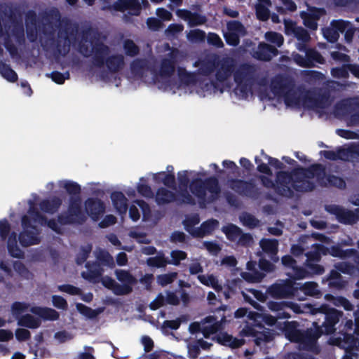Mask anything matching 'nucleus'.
<instances>
[{
    "label": "nucleus",
    "mask_w": 359,
    "mask_h": 359,
    "mask_svg": "<svg viewBox=\"0 0 359 359\" xmlns=\"http://www.w3.org/2000/svg\"><path fill=\"white\" fill-rule=\"evenodd\" d=\"M263 184L269 188H274L282 195L290 196L291 188L297 191H311L314 187V182L321 185H333L339 188L345 186L344 180L336 176L326 177L325 170L321 165H316L310 170L298 169L292 174L279 172L276 183L268 177L262 178Z\"/></svg>",
    "instance_id": "nucleus-1"
},
{
    "label": "nucleus",
    "mask_w": 359,
    "mask_h": 359,
    "mask_svg": "<svg viewBox=\"0 0 359 359\" xmlns=\"http://www.w3.org/2000/svg\"><path fill=\"white\" fill-rule=\"evenodd\" d=\"M319 312L325 314V322L323 324V330H320L316 323H314V330L311 329L305 332H302L297 329L296 322H284L280 323V329L285 332V337L292 341L297 342L302 348H306L312 352L317 353L318 348L316 346V340L322 333L330 334L334 330V325L339 322L342 313L334 309H330L326 305H323L318 309Z\"/></svg>",
    "instance_id": "nucleus-2"
},
{
    "label": "nucleus",
    "mask_w": 359,
    "mask_h": 359,
    "mask_svg": "<svg viewBox=\"0 0 359 359\" xmlns=\"http://www.w3.org/2000/svg\"><path fill=\"white\" fill-rule=\"evenodd\" d=\"M219 193V187L216 178L211 177L205 182L197 178L189 188H180L177 195L165 188L158 189L156 201L158 204L170 203L173 200L185 203H194L197 201L202 204L211 202L218 196Z\"/></svg>",
    "instance_id": "nucleus-3"
},
{
    "label": "nucleus",
    "mask_w": 359,
    "mask_h": 359,
    "mask_svg": "<svg viewBox=\"0 0 359 359\" xmlns=\"http://www.w3.org/2000/svg\"><path fill=\"white\" fill-rule=\"evenodd\" d=\"M246 315L251 322L248 323V324L242 329V330L240 332L241 336L256 337L255 341L257 346H260L262 341H269L270 340V336L266 334L265 331L262 332L260 334V336L257 337L256 335L257 332L255 330L252 326L261 327L262 323H265L268 325H273L275 324L276 321V318L266 313H259L253 312L248 313L247 310L243 308L238 309L235 312L236 318H241Z\"/></svg>",
    "instance_id": "nucleus-4"
},
{
    "label": "nucleus",
    "mask_w": 359,
    "mask_h": 359,
    "mask_svg": "<svg viewBox=\"0 0 359 359\" xmlns=\"http://www.w3.org/2000/svg\"><path fill=\"white\" fill-rule=\"evenodd\" d=\"M34 224H43L46 223L43 218L38 212H34V208L32 207L28 215H25L22 220L24 229L20 236V242L22 246H29L39 243V238L36 226Z\"/></svg>",
    "instance_id": "nucleus-5"
},
{
    "label": "nucleus",
    "mask_w": 359,
    "mask_h": 359,
    "mask_svg": "<svg viewBox=\"0 0 359 359\" xmlns=\"http://www.w3.org/2000/svg\"><path fill=\"white\" fill-rule=\"evenodd\" d=\"M283 97L285 102L288 106L299 105L300 100L298 92L290 85H287L282 80L280 83H273L271 91L266 95H262V98H268L269 100L276 97Z\"/></svg>",
    "instance_id": "nucleus-6"
},
{
    "label": "nucleus",
    "mask_w": 359,
    "mask_h": 359,
    "mask_svg": "<svg viewBox=\"0 0 359 359\" xmlns=\"http://www.w3.org/2000/svg\"><path fill=\"white\" fill-rule=\"evenodd\" d=\"M332 28H327L323 30L324 36L330 41H336L339 38V32H345L347 40L353 33V28L348 22L343 20H336L332 22Z\"/></svg>",
    "instance_id": "nucleus-7"
},
{
    "label": "nucleus",
    "mask_w": 359,
    "mask_h": 359,
    "mask_svg": "<svg viewBox=\"0 0 359 359\" xmlns=\"http://www.w3.org/2000/svg\"><path fill=\"white\" fill-rule=\"evenodd\" d=\"M222 322H218L212 316L207 317L201 323H193L189 325V330L191 332L194 333L201 331L205 338H208L209 336L217 330L221 329Z\"/></svg>",
    "instance_id": "nucleus-8"
},
{
    "label": "nucleus",
    "mask_w": 359,
    "mask_h": 359,
    "mask_svg": "<svg viewBox=\"0 0 359 359\" xmlns=\"http://www.w3.org/2000/svg\"><path fill=\"white\" fill-rule=\"evenodd\" d=\"M270 293L278 298H287L291 296L297 297L299 300H304V297L299 294L298 287H294L290 280L275 284L270 288Z\"/></svg>",
    "instance_id": "nucleus-9"
},
{
    "label": "nucleus",
    "mask_w": 359,
    "mask_h": 359,
    "mask_svg": "<svg viewBox=\"0 0 359 359\" xmlns=\"http://www.w3.org/2000/svg\"><path fill=\"white\" fill-rule=\"evenodd\" d=\"M116 276L122 285L116 286L114 289V294L118 295L126 294L133 290V286L136 283L137 280L128 271L124 270H116Z\"/></svg>",
    "instance_id": "nucleus-10"
},
{
    "label": "nucleus",
    "mask_w": 359,
    "mask_h": 359,
    "mask_svg": "<svg viewBox=\"0 0 359 359\" xmlns=\"http://www.w3.org/2000/svg\"><path fill=\"white\" fill-rule=\"evenodd\" d=\"M245 29L243 25L236 21L230 22L227 25V31L224 33V37L227 43L236 46L239 42V37L244 35Z\"/></svg>",
    "instance_id": "nucleus-11"
},
{
    "label": "nucleus",
    "mask_w": 359,
    "mask_h": 359,
    "mask_svg": "<svg viewBox=\"0 0 359 359\" xmlns=\"http://www.w3.org/2000/svg\"><path fill=\"white\" fill-rule=\"evenodd\" d=\"M84 218L85 215L80 209V202L79 201H74L71 203L67 215L60 217V223H79L82 222Z\"/></svg>",
    "instance_id": "nucleus-12"
},
{
    "label": "nucleus",
    "mask_w": 359,
    "mask_h": 359,
    "mask_svg": "<svg viewBox=\"0 0 359 359\" xmlns=\"http://www.w3.org/2000/svg\"><path fill=\"white\" fill-rule=\"evenodd\" d=\"M140 212L142 214V220L149 221L151 217L149 207L142 201H137L133 203L129 208V216L130 219L136 222L140 217Z\"/></svg>",
    "instance_id": "nucleus-13"
},
{
    "label": "nucleus",
    "mask_w": 359,
    "mask_h": 359,
    "mask_svg": "<svg viewBox=\"0 0 359 359\" xmlns=\"http://www.w3.org/2000/svg\"><path fill=\"white\" fill-rule=\"evenodd\" d=\"M118 9L129 14L137 15L143 7H147L149 3L147 0H118Z\"/></svg>",
    "instance_id": "nucleus-14"
},
{
    "label": "nucleus",
    "mask_w": 359,
    "mask_h": 359,
    "mask_svg": "<svg viewBox=\"0 0 359 359\" xmlns=\"http://www.w3.org/2000/svg\"><path fill=\"white\" fill-rule=\"evenodd\" d=\"M222 231L228 239L232 241H237L243 245L249 243L252 240L249 235L243 234L241 229L233 224H228L224 226Z\"/></svg>",
    "instance_id": "nucleus-15"
},
{
    "label": "nucleus",
    "mask_w": 359,
    "mask_h": 359,
    "mask_svg": "<svg viewBox=\"0 0 359 359\" xmlns=\"http://www.w3.org/2000/svg\"><path fill=\"white\" fill-rule=\"evenodd\" d=\"M327 209L329 212L335 215L340 222L351 224L355 223L358 219V216L356 213L346 210L340 207L332 205L329 206Z\"/></svg>",
    "instance_id": "nucleus-16"
},
{
    "label": "nucleus",
    "mask_w": 359,
    "mask_h": 359,
    "mask_svg": "<svg viewBox=\"0 0 359 359\" xmlns=\"http://www.w3.org/2000/svg\"><path fill=\"white\" fill-rule=\"evenodd\" d=\"M323 9L309 8L308 12H302L301 13L302 18L304 19L305 26L311 29H317V20L324 14Z\"/></svg>",
    "instance_id": "nucleus-17"
},
{
    "label": "nucleus",
    "mask_w": 359,
    "mask_h": 359,
    "mask_svg": "<svg viewBox=\"0 0 359 359\" xmlns=\"http://www.w3.org/2000/svg\"><path fill=\"white\" fill-rule=\"evenodd\" d=\"M85 208L86 212L94 220H97L104 211L103 203L97 199H88L86 201Z\"/></svg>",
    "instance_id": "nucleus-18"
},
{
    "label": "nucleus",
    "mask_w": 359,
    "mask_h": 359,
    "mask_svg": "<svg viewBox=\"0 0 359 359\" xmlns=\"http://www.w3.org/2000/svg\"><path fill=\"white\" fill-rule=\"evenodd\" d=\"M285 33L287 35H294L298 40L306 41L309 39V35L302 27H297L292 21L285 20Z\"/></svg>",
    "instance_id": "nucleus-19"
},
{
    "label": "nucleus",
    "mask_w": 359,
    "mask_h": 359,
    "mask_svg": "<svg viewBox=\"0 0 359 359\" xmlns=\"http://www.w3.org/2000/svg\"><path fill=\"white\" fill-rule=\"evenodd\" d=\"M176 14L179 18L188 22L190 26L203 25L206 21L205 17L195 13H192L190 11L184 9L177 10Z\"/></svg>",
    "instance_id": "nucleus-20"
},
{
    "label": "nucleus",
    "mask_w": 359,
    "mask_h": 359,
    "mask_svg": "<svg viewBox=\"0 0 359 359\" xmlns=\"http://www.w3.org/2000/svg\"><path fill=\"white\" fill-rule=\"evenodd\" d=\"M313 247L315 248V251L313 253H309L307 256V266L311 270V273H322L323 271V269L317 264H313L311 263L312 261H318L319 259L320 255L321 253H324L323 248L317 244H313Z\"/></svg>",
    "instance_id": "nucleus-21"
},
{
    "label": "nucleus",
    "mask_w": 359,
    "mask_h": 359,
    "mask_svg": "<svg viewBox=\"0 0 359 359\" xmlns=\"http://www.w3.org/2000/svg\"><path fill=\"white\" fill-rule=\"evenodd\" d=\"M173 168L172 166L167 167V172H161L158 173L149 174L152 180L156 183L163 182L166 186L172 185L175 182V176L172 173Z\"/></svg>",
    "instance_id": "nucleus-22"
},
{
    "label": "nucleus",
    "mask_w": 359,
    "mask_h": 359,
    "mask_svg": "<svg viewBox=\"0 0 359 359\" xmlns=\"http://www.w3.org/2000/svg\"><path fill=\"white\" fill-rule=\"evenodd\" d=\"M282 263L284 266L290 267L293 272L290 274L296 279H302L306 278L308 275V272L301 268L296 267L295 261L290 256H284L282 258Z\"/></svg>",
    "instance_id": "nucleus-23"
},
{
    "label": "nucleus",
    "mask_w": 359,
    "mask_h": 359,
    "mask_svg": "<svg viewBox=\"0 0 359 359\" xmlns=\"http://www.w3.org/2000/svg\"><path fill=\"white\" fill-rule=\"evenodd\" d=\"M197 278L201 283L205 286L210 287L217 292L222 289V286L219 283L218 278L214 274H199Z\"/></svg>",
    "instance_id": "nucleus-24"
},
{
    "label": "nucleus",
    "mask_w": 359,
    "mask_h": 359,
    "mask_svg": "<svg viewBox=\"0 0 359 359\" xmlns=\"http://www.w3.org/2000/svg\"><path fill=\"white\" fill-rule=\"evenodd\" d=\"M29 311L45 320H55L59 318L58 313L50 308L36 306L31 308Z\"/></svg>",
    "instance_id": "nucleus-25"
},
{
    "label": "nucleus",
    "mask_w": 359,
    "mask_h": 359,
    "mask_svg": "<svg viewBox=\"0 0 359 359\" xmlns=\"http://www.w3.org/2000/svg\"><path fill=\"white\" fill-rule=\"evenodd\" d=\"M111 198L116 211L121 215H125L127 210V199L121 192H114Z\"/></svg>",
    "instance_id": "nucleus-26"
},
{
    "label": "nucleus",
    "mask_w": 359,
    "mask_h": 359,
    "mask_svg": "<svg viewBox=\"0 0 359 359\" xmlns=\"http://www.w3.org/2000/svg\"><path fill=\"white\" fill-rule=\"evenodd\" d=\"M277 53L278 50L276 48L266 43H261L255 53V57L259 60H269Z\"/></svg>",
    "instance_id": "nucleus-27"
},
{
    "label": "nucleus",
    "mask_w": 359,
    "mask_h": 359,
    "mask_svg": "<svg viewBox=\"0 0 359 359\" xmlns=\"http://www.w3.org/2000/svg\"><path fill=\"white\" fill-rule=\"evenodd\" d=\"M218 226L216 219H209L203 222L197 231H193V236L203 237L212 232Z\"/></svg>",
    "instance_id": "nucleus-28"
},
{
    "label": "nucleus",
    "mask_w": 359,
    "mask_h": 359,
    "mask_svg": "<svg viewBox=\"0 0 359 359\" xmlns=\"http://www.w3.org/2000/svg\"><path fill=\"white\" fill-rule=\"evenodd\" d=\"M217 341L222 345L229 346L231 348H237L244 344L243 339L234 338L225 332L219 334L217 337Z\"/></svg>",
    "instance_id": "nucleus-29"
},
{
    "label": "nucleus",
    "mask_w": 359,
    "mask_h": 359,
    "mask_svg": "<svg viewBox=\"0 0 359 359\" xmlns=\"http://www.w3.org/2000/svg\"><path fill=\"white\" fill-rule=\"evenodd\" d=\"M164 301H166L168 304L175 305L179 303L177 297L173 293H168L165 298L163 295H158L154 301H153L150 307L153 310L158 309L160 306L163 305Z\"/></svg>",
    "instance_id": "nucleus-30"
},
{
    "label": "nucleus",
    "mask_w": 359,
    "mask_h": 359,
    "mask_svg": "<svg viewBox=\"0 0 359 359\" xmlns=\"http://www.w3.org/2000/svg\"><path fill=\"white\" fill-rule=\"evenodd\" d=\"M7 247L10 255L16 258H20L23 255L22 251L18 248L16 240V235L12 233L8 236Z\"/></svg>",
    "instance_id": "nucleus-31"
},
{
    "label": "nucleus",
    "mask_w": 359,
    "mask_h": 359,
    "mask_svg": "<svg viewBox=\"0 0 359 359\" xmlns=\"http://www.w3.org/2000/svg\"><path fill=\"white\" fill-rule=\"evenodd\" d=\"M271 5L269 0H258L256 6V14L258 19L261 20H266L269 17V11L268 7Z\"/></svg>",
    "instance_id": "nucleus-32"
},
{
    "label": "nucleus",
    "mask_w": 359,
    "mask_h": 359,
    "mask_svg": "<svg viewBox=\"0 0 359 359\" xmlns=\"http://www.w3.org/2000/svg\"><path fill=\"white\" fill-rule=\"evenodd\" d=\"M29 309V304L25 302H15L11 306V315L18 320L21 318V315Z\"/></svg>",
    "instance_id": "nucleus-33"
},
{
    "label": "nucleus",
    "mask_w": 359,
    "mask_h": 359,
    "mask_svg": "<svg viewBox=\"0 0 359 359\" xmlns=\"http://www.w3.org/2000/svg\"><path fill=\"white\" fill-rule=\"evenodd\" d=\"M260 247L267 254L276 255L278 252V242L275 239H262Z\"/></svg>",
    "instance_id": "nucleus-34"
},
{
    "label": "nucleus",
    "mask_w": 359,
    "mask_h": 359,
    "mask_svg": "<svg viewBox=\"0 0 359 359\" xmlns=\"http://www.w3.org/2000/svg\"><path fill=\"white\" fill-rule=\"evenodd\" d=\"M18 325L29 328H36L40 325V320L29 314L21 316L18 320Z\"/></svg>",
    "instance_id": "nucleus-35"
},
{
    "label": "nucleus",
    "mask_w": 359,
    "mask_h": 359,
    "mask_svg": "<svg viewBox=\"0 0 359 359\" xmlns=\"http://www.w3.org/2000/svg\"><path fill=\"white\" fill-rule=\"evenodd\" d=\"M268 306L270 310L273 311H279L284 309L285 307H290L291 308L294 312L299 313L301 312L299 306L296 304H292L290 302H270L268 304Z\"/></svg>",
    "instance_id": "nucleus-36"
},
{
    "label": "nucleus",
    "mask_w": 359,
    "mask_h": 359,
    "mask_svg": "<svg viewBox=\"0 0 359 359\" xmlns=\"http://www.w3.org/2000/svg\"><path fill=\"white\" fill-rule=\"evenodd\" d=\"M174 72L173 62L171 60H164L160 71V74L156 77L158 81H163L169 77Z\"/></svg>",
    "instance_id": "nucleus-37"
},
{
    "label": "nucleus",
    "mask_w": 359,
    "mask_h": 359,
    "mask_svg": "<svg viewBox=\"0 0 359 359\" xmlns=\"http://www.w3.org/2000/svg\"><path fill=\"white\" fill-rule=\"evenodd\" d=\"M95 253L100 264L111 267L114 266V263L113 257L107 252L97 249Z\"/></svg>",
    "instance_id": "nucleus-38"
},
{
    "label": "nucleus",
    "mask_w": 359,
    "mask_h": 359,
    "mask_svg": "<svg viewBox=\"0 0 359 359\" xmlns=\"http://www.w3.org/2000/svg\"><path fill=\"white\" fill-rule=\"evenodd\" d=\"M325 299L332 301L336 306H342L345 310L351 311L353 309L352 304L345 298L341 297H334L330 294H326Z\"/></svg>",
    "instance_id": "nucleus-39"
},
{
    "label": "nucleus",
    "mask_w": 359,
    "mask_h": 359,
    "mask_svg": "<svg viewBox=\"0 0 359 359\" xmlns=\"http://www.w3.org/2000/svg\"><path fill=\"white\" fill-rule=\"evenodd\" d=\"M200 219L198 215H193L187 217L184 222L185 229L193 236V231H197L199 226H196L199 224Z\"/></svg>",
    "instance_id": "nucleus-40"
},
{
    "label": "nucleus",
    "mask_w": 359,
    "mask_h": 359,
    "mask_svg": "<svg viewBox=\"0 0 359 359\" xmlns=\"http://www.w3.org/2000/svg\"><path fill=\"white\" fill-rule=\"evenodd\" d=\"M211 343L203 339H198L196 346H189V354L190 357L195 358L198 354V347H201L203 349H208L211 346Z\"/></svg>",
    "instance_id": "nucleus-41"
},
{
    "label": "nucleus",
    "mask_w": 359,
    "mask_h": 359,
    "mask_svg": "<svg viewBox=\"0 0 359 359\" xmlns=\"http://www.w3.org/2000/svg\"><path fill=\"white\" fill-rule=\"evenodd\" d=\"M305 295L316 296L319 294L318 285L313 282H307L299 288Z\"/></svg>",
    "instance_id": "nucleus-42"
},
{
    "label": "nucleus",
    "mask_w": 359,
    "mask_h": 359,
    "mask_svg": "<svg viewBox=\"0 0 359 359\" xmlns=\"http://www.w3.org/2000/svg\"><path fill=\"white\" fill-rule=\"evenodd\" d=\"M107 66L111 71H116L121 68L123 65V57L121 55L111 57L106 61Z\"/></svg>",
    "instance_id": "nucleus-43"
},
{
    "label": "nucleus",
    "mask_w": 359,
    "mask_h": 359,
    "mask_svg": "<svg viewBox=\"0 0 359 359\" xmlns=\"http://www.w3.org/2000/svg\"><path fill=\"white\" fill-rule=\"evenodd\" d=\"M187 257L185 252L182 250H172L170 252V260L168 261V264L173 265H179L182 260H184Z\"/></svg>",
    "instance_id": "nucleus-44"
},
{
    "label": "nucleus",
    "mask_w": 359,
    "mask_h": 359,
    "mask_svg": "<svg viewBox=\"0 0 359 359\" xmlns=\"http://www.w3.org/2000/svg\"><path fill=\"white\" fill-rule=\"evenodd\" d=\"M60 205V202L58 200H53L50 201H43L41 204V210L45 212L53 213L54 212L59 205Z\"/></svg>",
    "instance_id": "nucleus-45"
},
{
    "label": "nucleus",
    "mask_w": 359,
    "mask_h": 359,
    "mask_svg": "<svg viewBox=\"0 0 359 359\" xmlns=\"http://www.w3.org/2000/svg\"><path fill=\"white\" fill-rule=\"evenodd\" d=\"M242 224L250 228L255 227L258 225L259 221L250 214H243L240 217Z\"/></svg>",
    "instance_id": "nucleus-46"
},
{
    "label": "nucleus",
    "mask_w": 359,
    "mask_h": 359,
    "mask_svg": "<svg viewBox=\"0 0 359 359\" xmlns=\"http://www.w3.org/2000/svg\"><path fill=\"white\" fill-rule=\"evenodd\" d=\"M177 273L172 272L167 274L160 275L157 277V281L159 285L165 286L168 284L171 283L174 280L177 278Z\"/></svg>",
    "instance_id": "nucleus-47"
},
{
    "label": "nucleus",
    "mask_w": 359,
    "mask_h": 359,
    "mask_svg": "<svg viewBox=\"0 0 359 359\" xmlns=\"http://www.w3.org/2000/svg\"><path fill=\"white\" fill-rule=\"evenodd\" d=\"M265 37L267 41L276 44L278 47L281 46L284 41L283 36L276 32H267Z\"/></svg>",
    "instance_id": "nucleus-48"
},
{
    "label": "nucleus",
    "mask_w": 359,
    "mask_h": 359,
    "mask_svg": "<svg viewBox=\"0 0 359 359\" xmlns=\"http://www.w3.org/2000/svg\"><path fill=\"white\" fill-rule=\"evenodd\" d=\"M147 264L151 266L163 267L168 263L163 255H158L149 258L147 259Z\"/></svg>",
    "instance_id": "nucleus-49"
},
{
    "label": "nucleus",
    "mask_w": 359,
    "mask_h": 359,
    "mask_svg": "<svg viewBox=\"0 0 359 359\" xmlns=\"http://www.w3.org/2000/svg\"><path fill=\"white\" fill-rule=\"evenodd\" d=\"M0 73L5 79L9 81H15L17 79L16 73L6 66H0Z\"/></svg>",
    "instance_id": "nucleus-50"
},
{
    "label": "nucleus",
    "mask_w": 359,
    "mask_h": 359,
    "mask_svg": "<svg viewBox=\"0 0 359 359\" xmlns=\"http://www.w3.org/2000/svg\"><path fill=\"white\" fill-rule=\"evenodd\" d=\"M277 11L283 12L285 11H294L296 9L295 4L291 0H278Z\"/></svg>",
    "instance_id": "nucleus-51"
},
{
    "label": "nucleus",
    "mask_w": 359,
    "mask_h": 359,
    "mask_svg": "<svg viewBox=\"0 0 359 359\" xmlns=\"http://www.w3.org/2000/svg\"><path fill=\"white\" fill-rule=\"evenodd\" d=\"M88 272H83L82 276L83 278L86 279H89L90 280H95L97 277L100 276L102 272V270L99 269H97V266H95L93 267L88 266Z\"/></svg>",
    "instance_id": "nucleus-52"
},
{
    "label": "nucleus",
    "mask_w": 359,
    "mask_h": 359,
    "mask_svg": "<svg viewBox=\"0 0 359 359\" xmlns=\"http://www.w3.org/2000/svg\"><path fill=\"white\" fill-rule=\"evenodd\" d=\"M146 181L144 178H141L140 180V184L137 187L138 192L145 196V197H152L153 192L151 189L147 184H145Z\"/></svg>",
    "instance_id": "nucleus-53"
},
{
    "label": "nucleus",
    "mask_w": 359,
    "mask_h": 359,
    "mask_svg": "<svg viewBox=\"0 0 359 359\" xmlns=\"http://www.w3.org/2000/svg\"><path fill=\"white\" fill-rule=\"evenodd\" d=\"M187 38L193 42L200 41L205 38V33L200 29H193L187 34Z\"/></svg>",
    "instance_id": "nucleus-54"
},
{
    "label": "nucleus",
    "mask_w": 359,
    "mask_h": 359,
    "mask_svg": "<svg viewBox=\"0 0 359 359\" xmlns=\"http://www.w3.org/2000/svg\"><path fill=\"white\" fill-rule=\"evenodd\" d=\"M61 186L63 187L69 194H77L80 191L79 186L76 183L72 182H61Z\"/></svg>",
    "instance_id": "nucleus-55"
},
{
    "label": "nucleus",
    "mask_w": 359,
    "mask_h": 359,
    "mask_svg": "<svg viewBox=\"0 0 359 359\" xmlns=\"http://www.w3.org/2000/svg\"><path fill=\"white\" fill-rule=\"evenodd\" d=\"M187 318L185 316H182L180 318L172 320H166L163 323L164 327H170L172 330H177L182 322L187 321Z\"/></svg>",
    "instance_id": "nucleus-56"
},
{
    "label": "nucleus",
    "mask_w": 359,
    "mask_h": 359,
    "mask_svg": "<svg viewBox=\"0 0 359 359\" xmlns=\"http://www.w3.org/2000/svg\"><path fill=\"white\" fill-rule=\"evenodd\" d=\"M203 246L212 255H217L221 250V247L213 242L205 241Z\"/></svg>",
    "instance_id": "nucleus-57"
},
{
    "label": "nucleus",
    "mask_w": 359,
    "mask_h": 359,
    "mask_svg": "<svg viewBox=\"0 0 359 359\" xmlns=\"http://www.w3.org/2000/svg\"><path fill=\"white\" fill-rule=\"evenodd\" d=\"M57 290L60 292H66L69 294H79L80 290L71 285H61L57 286Z\"/></svg>",
    "instance_id": "nucleus-58"
},
{
    "label": "nucleus",
    "mask_w": 359,
    "mask_h": 359,
    "mask_svg": "<svg viewBox=\"0 0 359 359\" xmlns=\"http://www.w3.org/2000/svg\"><path fill=\"white\" fill-rule=\"evenodd\" d=\"M52 303L54 306L60 309H67V303L66 300L60 296L53 295L52 297Z\"/></svg>",
    "instance_id": "nucleus-59"
},
{
    "label": "nucleus",
    "mask_w": 359,
    "mask_h": 359,
    "mask_svg": "<svg viewBox=\"0 0 359 359\" xmlns=\"http://www.w3.org/2000/svg\"><path fill=\"white\" fill-rule=\"evenodd\" d=\"M15 335L18 341H22L28 339L31 334L30 332L26 329L18 328L15 330Z\"/></svg>",
    "instance_id": "nucleus-60"
},
{
    "label": "nucleus",
    "mask_w": 359,
    "mask_h": 359,
    "mask_svg": "<svg viewBox=\"0 0 359 359\" xmlns=\"http://www.w3.org/2000/svg\"><path fill=\"white\" fill-rule=\"evenodd\" d=\"M189 270L191 274H198L203 272V266L197 260H193L189 266Z\"/></svg>",
    "instance_id": "nucleus-61"
},
{
    "label": "nucleus",
    "mask_w": 359,
    "mask_h": 359,
    "mask_svg": "<svg viewBox=\"0 0 359 359\" xmlns=\"http://www.w3.org/2000/svg\"><path fill=\"white\" fill-rule=\"evenodd\" d=\"M13 339V333L10 330L0 329V342H8Z\"/></svg>",
    "instance_id": "nucleus-62"
},
{
    "label": "nucleus",
    "mask_w": 359,
    "mask_h": 359,
    "mask_svg": "<svg viewBox=\"0 0 359 359\" xmlns=\"http://www.w3.org/2000/svg\"><path fill=\"white\" fill-rule=\"evenodd\" d=\"M178 76L181 81L185 84H189L193 80V76L188 74L184 69H178Z\"/></svg>",
    "instance_id": "nucleus-63"
},
{
    "label": "nucleus",
    "mask_w": 359,
    "mask_h": 359,
    "mask_svg": "<svg viewBox=\"0 0 359 359\" xmlns=\"http://www.w3.org/2000/svg\"><path fill=\"white\" fill-rule=\"evenodd\" d=\"M124 49L127 54L134 55L137 53V48L132 41H126Z\"/></svg>",
    "instance_id": "nucleus-64"
}]
</instances>
